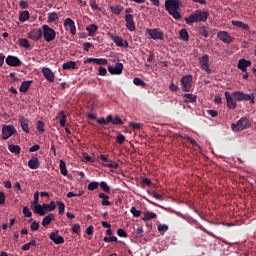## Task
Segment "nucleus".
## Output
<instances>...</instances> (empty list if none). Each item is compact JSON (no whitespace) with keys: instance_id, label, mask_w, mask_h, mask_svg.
<instances>
[{"instance_id":"obj_50","label":"nucleus","mask_w":256,"mask_h":256,"mask_svg":"<svg viewBox=\"0 0 256 256\" xmlns=\"http://www.w3.org/2000/svg\"><path fill=\"white\" fill-rule=\"evenodd\" d=\"M112 125H123V120L119 116L112 118Z\"/></svg>"},{"instance_id":"obj_40","label":"nucleus","mask_w":256,"mask_h":256,"mask_svg":"<svg viewBox=\"0 0 256 256\" xmlns=\"http://www.w3.org/2000/svg\"><path fill=\"white\" fill-rule=\"evenodd\" d=\"M100 187L104 193H111V188L107 185V182L102 181L100 182Z\"/></svg>"},{"instance_id":"obj_24","label":"nucleus","mask_w":256,"mask_h":256,"mask_svg":"<svg viewBox=\"0 0 256 256\" xmlns=\"http://www.w3.org/2000/svg\"><path fill=\"white\" fill-rule=\"evenodd\" d=\"M33 84V81H23L20 85L19 91L20 93H27L29 91V87Z\"/></svg>"},{"instance_id":"obj_6","label":"nucleus","mask_w":256,"mask_h":256,"mask_svg":"<svg viewBox=\"0 0 256 256\" xmlns=\"http://www.w3.org/2000/svg\"><path fill=\"white\" fill-rule=\"evenodd\" d=\"M17 133V129L12 125H4L2 127V139L3 141H7L10 137H13Z\"/></svg>"},{"instance_id":"obj_15","label":"nucleus","mask_w":256,"mask_h":256,"mask_svg":"<svg viewBox=\"0 0 256 256\" xmlns=\"http://www.w3.org/2000/svg\"><path fill=\"white\" fill-rule=\"evenodd\" d=\"M49 237L55 245H62V243H65V238L60 236L58 232H52Z\"/></svg>"},{"instance_id":"obj_25","label":"nucleus","mask_w":256,"mask_h":256,"mask_svg":"<svg viewBox=\"0 0 256 256\" xmlns=\"http://www.w3.org/2000/svg\"><path fill=\"white\" fill-rule=\"evenodd\" d=\"M51 221H55V215L52 213L45 216L42 220L43 227H47L48 225H51Z\"/></svg>"},{"instance_id":"obj_46","label":"nucleus","mask_w":256,"mask_h":256,"mask_svg":"<svg viewBox=\"0 0 256 256\" xmlns=\"http://www.w3.org/2000/svg\"><path fill=\"white\" fill-rule=\"evenodd\" d=\"M72 233H75V235H80L81 234V225L74 224L72 226Z\"/></svg>"},{"instance_id":"obj_37","label":"nucleus","mask_w":256,"mask_h":256,"mask_svg":"<svg viewBox=\"0 0 256 256\" xmlns=\"http://www.w3.org/2000/svg\"><path fill=\"white\" fill-rule=\"evenodd\" d=\"M29 17V11L25 10L20 14L19 21H21V23H25V21H29Z\"/></svg>"},{"instance_id":"obj_47","label":"nucleus","mask_w":256,"mask_h":256,"mask_svg":"<svg viewBox=\"0 0 256 256\" xmlns=\"http://www.w3.org/2000/svg\"><path fill=\"white\" fill-rule=\"evenodd\" d=\"M199 33L202 35V37H205V39L209 37V32H207V28L205 26L199 28Z\"/></svg>"},{"instance_id":"obj_23","label":"nucleus","mask_w":256,"mask_h":256,"mask_svg":"<svg viewBox=\"0 0 256 256\" xmlns=\"http://www.w3.org/2000/svg\"><path fill=\"white\" fill-rule=\"evenodd\" d=\"M33 211L36 215H40L41 217L47 215V211L43 208V204H36L33 208Z\"/></svg>"},{"instance_id":"obj_41","label":"nucleus","mask_w":256,"mask_h":256,"mask_svg":"<svg viewBox=\"0 0 256 256\" xmlns=\"http://www.w3.org/2000/svg\"><path fill=\"white\" fill-rule=\"evenodd\" d=\"M20 47H24V49H29L31 47V44H29V40L26 38H21L20 40Z\"/></svg>"},{"instance_id":"obj_12","label":"nucleus","mask_w":256,"mask_h":256,"mask_svg":"<svg viewBox=\"0 0 256 256\" xmlns=\"http://www.w3.org/2000/svg\"><path fill=\"white\" fill-rule=\"evenodd\" d=\"M43 37V30L41 28L39 29H33L28 33V39H32V41H39Z\"/></svg>"},{"instance_id":"obj_61","label":"nucleus","mask_w":256,"mask_h":256,"mask_svg":"<svg viewBox=\"0 0 256 256\" xmlns=\"http://www.w3.org/2000/svg\"><path fill=\"white\" fill-rule=\"evenodd\" d=\"M117 235H118L119 237H127V232H125V230H124L123 228H119V229L117 230Z\"/></svg>"},{"instance_id":"obj_16","label":"nucleus","mask_w":256,"mask_h":256,"mask_svg":"<svg viewBox=\"0 0 256 256\" xmlns=\"http://www.w3.org/2000/svg\"><path fill=\"white\" fill-rule=\"evenodd\" d=\"M64 27H69L72 35H75L77 33V27L75 26V21H73V19L71 18H66L64 20Z\"/></svg>"},{"instance_id":"obj_18","label":"nucleus","mask_w":256,"mask_h":256,"mask_svg":"<svg viewBox=\"0 0 256 256\" xmlns=\"http://www.w3.org/2000/svg\"><path fill=\"white\" fill-rule=\"evenodd\" d=\"M247 67H251V61L245 59L238 61V69H240L242 73H247Z\"/></svg>"},{"instance_id":"obj_9","label":"nucleus","mask_w":256,"mask_h":256,"mask_svg":"<svg viewBox=\"0 0 256 256\" xmlns=\"http://www.w3.org/2000/svg\"><path fill=\"white\" fill-rule=\"evenodd\" d=\"M123 63L117 62L115 66L108 65V72L110 75H121L123 73Z\"/></svg>"},{"instance_id":"obj_33","label":"nucleus","mask_w":256,"mask_h":256,"mask_svg":"<svg viewBox=\"0 0 256 256\" xmlns=\"http://www.w3.org/2000/svg\"><path fill=\"white\" fill-rule=\"evenodd\" d=\"M151 219H157V214L155 212H146L142 217V221H151Z\"/></svg>"},{"instance_id":"obj_29","label":"nucleus","mask_w":256,"mask_h":256,"mask_svg":"<svg viewBox=\"0 0 256 256\" xmlns=\"http://www.w3.org/2000/svg\"><path fill=\"white\" fill-rule=\"evenodd\" d=\"M62 69H64V71L69 69H77V63H75V61H68L62 65Z\"/></svg>"},{"instance_id":"obj_59","label":"nucleus","mask_w":256,"mask_h":256,"mask_svg":"<svg viewBox=\"0 0 256 256\" xmlns=\"http://www.w3.org/2000/svg\"><path fill=\"white\" fill-rule=\"evenodd\" d=\"M169 89L170 91H172L173 93L179 91V86L175 85V83L171 82L169 85Z\"/></svg>"},{"instance_id":"obj_36","label":"nucleus","mask_w":256,"mask_h":256,"mask_svg":"<svg viewBox=\"0 0 256 256\" xmlns=\"http://www.w3.org/2000/svg\"><path fill=\"white\" fill-rule=\"evenodd\" d=\"M59 122L61 127H65V124L67 123V115H65L64 111L59 112Z\"/></svg>"},{"instance_id":"obj_2","label":"nucleus","mask_w":256,"mask_h":256,"mask_svg":"<svg viewBox=\"0 0 256 256\" xmlns=\"http://www.w3.org/2000/svg\"><path fill=\"white\" fill-rule=\"evenodd\" d=\"M208 17V12L196 10L194 13L190 14L189 17H185L184 20L187 25H192V23H205Z\"/></svg>"},{"instance_id":"obj_13","label":"nucleus","mask_w":256,"mask_h":256,"mask_svg":"<svg viewBox=\"0 0 256 256\" xmlns=\"http://www.w3.org/2000/svg\"><path fill=\"white\" fill-rule=\"evenodd\" d=\"M124 19L126 21V29L131 32L135 31V20L133 19L132 14H126Z\"/></svg>"},{"instance_id":"obj_8","label":"nucleus","mask_w":256,"mask_h":256,"mask_svg":"<svg viewBox=\"0 0 256 256\" xmlns=\"http://www.w3.org/2000/svg\"><path fill=\"white\" fill-rule=\"evenodd\" d=\"M181 83H182V91H184V93L191 91V87L193 85V76L192 75L183 76L181 79Z\"/></svg>"},{"instance_id":"obj_1","label":"nucleus","mask_w":256,"mask_h":256,"mask_svg":"<svg viewBox=\"0 0 256 256\" xmlns=\"http://www.w3.org/2000/svg\"><path fill=\"white\" fill-rule=\"evenodd\" d=\"M164 7L169 15L179 21L181 19V13L179 9L181 7V2L179 0H165Z\"/></svg>"},{"instance_id":"obj_63","label":"nucleus","mask_w":256,"mask_h":256,"mask_svg":"<svg viewBox=\"0 0 256 256\" xmlns=\"http://www.w3.org/2000/svg\"><path fill=\"white\" fill-rule=\"evenodd\" d=\"M33 205H39V192L34 193Z\"/></svg>"},{"instance_id":"obj_21","label":"nucleus","mask_w":256,"mask_h":256,"mask_svg":"<svg viewBox=\"0 0 256 256\" xmlns=\"http://www.w3.org/2000/svg\"><path fill=\"white\" fill-rule=\"evenodd\" d=\"M225 97H226L227 106L229 107V109H235L237 107V102L235 101V99L231 97L229 92H225Z\"/></svg>"},{"instance_id":"obj_20","label":"nucleus","mask_w":256,"mask_h":256,"mask_svg":"<svg viewBox=\"0 0 256 256\" xmlns=\"http://www.w3.org/2000/svg\"><path fill=\"white\" fill-rule=\"evenodd\" d=\"M28 167L30 169H39L41 167V162H39V158L33 156L29 161H28Z\"/></svg>"},{"instance_id":"obj_58","label":"nucleus","mask_w":256,"mask_h":256,"mask_svg":"<svg viewBox=\"0 0 256 256\" xmlns=\"http://www.w3.org/2000/svg\"><path fill=\"white\" fill-rule=\"evenodd\" d=\"M19 7H20V9H28L29 8V2H27L25 0H21L19 2Z\"/></svg>"},{"instance_id":"obj_31","label":"nucleus","mask_w":256,"mask_h":256,"mask_svg":"<svg viewBox=\"0 0 256 256\" xmlns=\"http://www.w3.org/2000/svg\"><path fill=\"white\" fill-rule=\"evenodd\" d=\"M232 25H234L235 27H239L240 29H243L244 31H249V29H250L248 24H245V23H243L241 21L233 20L232 21Z\"/></svg>"},{"instance_id":"obj_60","label":"nucleus","mask_w":256,"mask_h":256,"mask_svg":"<svg viewBox=\"0 0 256 256\" xmlns=\"http://www.w3.org/2000/svg\"><path fill=\"white\" fill-rule=\"evenodd\" d=\"M91 47H93V44H91L90 42H86L83 44V51H86V53H89V49H91Z\"/></svg>"},{"instance_id":"obj_55","label":"nucleus","mask_w":256,"mask_h":256,"mask_svg":"<svg viewBox=\"0 0 256 256\" xmlns=\"http://www.w3.org/2000/svg\"><path fill=\"white\" fill-rule=\"evenodd\" d=\"M96 65H107L108 61L105 58H96Z\"/></svg>"},{"instance_id":"obj_27","label":"nucleus","mask_w":256,"mask_h":256,"mask_svg":"<svg viewBox=\"0 0 256 256\" xmlns=\"http://www.w3.org/2000/svg\"><path fill=\"white\" fill-rule=\"evenodd\" d=\"M99 199H102V205L104 207H109L111 205V202H109V196L105 193H99L98 194Z\"/></svg>"},{"instance_id":"obj_35","label":"nucleus","mask_w":256,"mask_h":256,"mask_svg":"<svg viewBox=\"0 0 256 256\" xmlns=\"http://www.w3.org/2000/svg\"><path fill=\"white\" fill-rule=\"evenodd\" d=\"M59 167H60L61 175H64V177H67L69 172L67 171V164L65 163V161L60 160Z\"/></svg>"},{"instance_id":"obj_51","label":"nucleus","mask_w":256,"mask_h":256,"mask_svg":"<svg viewBox=\"0 0 256 256\" xmlns=\"http://www.w3.org/2000/svg\"><path fill=\"white\" fill-rule=\"evenodd\" d=\"M37 129L40 133H45V123H43V121H38Z\"/></svg>"},{"instance_id":"obj_22","label":"nucleus","mask_w":256,"mask_h":256,"mask_svg":"<svg viewBox=\"0 0 256 256\" xmlns=\"http://www.w3.org/2000/svg\"><path fill=\"white\" fill-rule=\"evenodd\" d=\"M99 29V27H97V25L95 24H90L86 27V31L88 33V37H95V35H97V30Z\"/></svg>"},{"instance_id":"obj_57","label":"nucleus","mask_w":256,"mask_h":256,"mask_svg":"<svg viewBox=\"0 0 256 256\" xmlns=\"http://www.w3.org/2000/svg\"><path fill=\"white\" fill-rule=\"evenodd\" d=\"M23 215L24 217H31L33 213H31V210H29V207L25 206L23 208Z\"/></svg>"},{"instance_id":"obj_10","label":"nucleus","mask_w":256,"mask_h":256,"mask_svg":"<svg viewBox=\"0 0 256 256\" xmlns=\"http://www.w3.org/2000/svg\"><path fill=\"white\" fill-rule=\"evenodd\" d=\"M5 62L9 67H21V60L17 56L9 55Z\"/></svg>"},{"instance_id":"obj_43","label":"nucleus","mask_w":256,"mask_h":256,"mask_svg":"<svg viewBox=\"0 0 256 256\" xmlns=\"http://www.w3.org/2000/svg\"><path fill=\"white\" fill-rule=\"evenodd\" d=\"M133 83L137 87H145V81L141 80V78H138V77L134 78Z\"/></svg>"},{"instance_id":"obj_4","label":"nucleus","mask_w":256,"mask_h":256,"mask_svg":"<svg viewBox=\"0 0 256 256\" xmlns=\"http://www.w3.org/2000/svg\"><path fill=\"white\" fill-rule=\"evenodd\" d=\"M249 127H251V122L247 117H242L236 122V124L231 125L232 131H243L245 129H249Z\"/></svg>"},{"instance_id":"obj_11","label":"nucleus","mask_w":256,"mask_h":256,"mask_svg":"<svg viewBox=\"0 0 256 256\" xmlns=\"http://www.w3.org/2000/svg\"><path fill=\"white\" fill-rule=\"evenodd\" d=\"M199 63L203 71H206V73L211 74V69L209 68V55L206 54L200 57Z\"/></svg>"},{"instance_id":"obj_5","label":"nucleus","mask_w":256,"mask_h":256,"mask_svg":"<svg viewBox=\"0 0 256 256\" xmlns=\"http://www.w3.org/2000/svg\"><path fill=\"white\" fill-rule=\"evenodd\" d=\"M234 97L238 101H250V105H255V93L234 92Z\"/></svg>"},{"instance_id":"obj_34","label":"nucleus","mask_w":256,"mask_h":256,"mask_svg":"<svg viewBox=\"0 0 256 256\" xmlns=\"http://www.w3.org/2000/svg\"><path fill=\"white\" fill-rule=\"evenodd\" d=\"M8 149L10 153H14L15 155H19L21 153V147L19 145L10 144Z\"/></svg>"},{"instance_id":"obj_44","label":"nucleus","mask_w":256,"mask_h":256,"mask_svg":"<svg viewBox=\"0 0 256 256\" xmlns=\"http://www.w3.org/2000/svg\"><path fill=\"white\" fill-rule=\"evenodd\" d=\"M157 229L159 233H167V231H169V226H167V224H159Z\"/></svg>"},{"instance_id":"obj_48","label":"nucleus","mask_w":256,"mask_h":256,"mask_svg":"<svg viewBox=\"0 0 256 256\" xmlns=\"http://www.w3.org/2000/svg\"><path fill=\"white\" fill-rule=\"evenodd\" d=\"M116 143H118L119 145H123V143H125V136L121 133H119L116 136Z\"/></svg>"},{"instance_id":"obj_45","label":"nucleus","mask_w":256,"mask_h":256,"mask_svg":"<svg viewBox=\"0 0 256 256\" xmlns=\"http://www.w3.org/2000/svg\"><path fill=\"white\" fill-rule=\"evenodd\" d=\"M95 189H99V182H90L88 184V191H95Z\"/></svg>"},{"instance_id":"obj_26","label":"nucleus","mask_w":256,"mask_h":256,"mask_svg":"<svg viewBox=\"0 0 256 256\" xmlns=\"http://www.w3.org/2000/svg\"><path fill=\"white\" fill-rule=\"evenodd\" d=\"M42 207H43L44 211H46V213H47V211L51 212V211H55V209H57V206L55 205V201H51L49 204L44 203V204H42Z\"/></svg>"},{"instance_id":"obj_53","label":"nucleus","mask_w":256,"mask_h":256,"mask_svg":"<svg viewBox=\"0 0 256 256\" xmlns=\"http://www.w3.org/2000/svg\"><path fill=\"white\" fill-rule=\"evenodd\" d=\"M103 241H105V243H117V237L116 236H110V237H104Z\"/></svg>"},{"instance_id":"obj_42","label":"nucleus","mask_w":256,"mask_h":256,"mask_svg":"<svg viewBox=\"0 0 256 256\" xmlns=\"http://www.w3.org/2000/svg\"><path fill=\"white\" fill-rule=\"evenodd\" d=\"M105 167L109 169H119V163L109 160V162L105 164Z\"/></svg>"},{"instance_id":"obj_64","label":"nucleus","mask_w":256,"mask_h":256,"mask_svg":"<svg viewBox=\"0 0 256 256\" xmlns=\"http://www.w3.org/2000/svg\"><path fill=\"white\" fill-rule=\"evenodd\" d=\"M225 43H233V37H231L227 32H225Z\"/></svg>"},{"instance_id":"obj_39","label":"nucleus","mask_w":256,"mask_h":256,"mask_svg":"<svg viewBox=\"0 0 256 256\" xmlns=\"http://www.w3.org/2000/svg\"><path fill=\"white\" fill-rule=\"evenodd\" d=\"M56 205L58 206L59 215H63V213H65V203H63V201H57Z\"/></svg>"},{"instance_id":"obj_52","label":"nucleus","mask_w":256,"mask_h":256,"mask_svg":"<svg viewBox=\"0 0 256 256\" xmlns=\"http://www.w3.org/2000/svg\"><path fill=\"white\" fill-rule=\"evenodd\" d=\"M90 7L93 9V11H101V8L97 5L96 0H91Z\"/></svg>"},{"instance_id":"obj_56","label":"nucleus","mask_w":256,"mask_h":256,"mask_svg":"<svg viewBox=\"0 0 256 256\" xmlns=\"http://www.w3.org/2000/svg\"><path fill=\"white\" fill-rule=\"evenodd\" d=\"M31 231H38L39 230V222L33 221L30 225Z\"/></svg>"},{"instance_id":"obj_17","label":"nucleus","mask_w":256,"mask_h":256,"mask_svg":"<svg viewBox=\"0 0 256 256\" xmlns=\"http://www.w3.org/2000/svg\"><path fill=\"white\" fill-rule=\"evenodd\" d=\"M19 123L24 133H31V129L29 128V123H30L29 119L23 116H20Z\"/></svg>"},{"instance_id":"obj_62","label":"nucleus","mask_w":256,"mask_h":256,"mask_svg":"<svg viewBox=\"0 0 256 256\" xmlns=\"http://www.w3.org/2000/svg\"><path fill=\"white\" fill-rule=\"evenodd\" d=\"M151 195L152 197H154V199H158V201H163V196L161 194H157V192L153 191Z\"/></svg>"},{"instance_id":"obj_7","label":"nucleus","mask_w":256,"mask_h":256,"mask_svg":"<svg viewBox=\"0 0 256 256\" xmlns=\"http://www.w3.org/2000/svg\"><path fill=\"white\" fill-rule=\"evenodd\" d=\"M146 31L149 34L150 39H153L154 41H157V39L163 41L165 38V34L159 28L147 29Z\"/></svg>"},{"instance_id":"obj_19","label":"nucleus","mask_w":256,"mask_h":256,"mask_svg":"<svg viewBox=\"0 0 256 256\" xmlns=\"http://www.w3.org/2000/svg\"><path fill=\"white\" fill-rule=\"evenodd\" d=\"M107 37H108V39H111L112 41H114V43H115V45H117V47H122L123 46V38H121L117 35H114L111 32L107 33Z\"/></svg>"},{"instance_id":"obj_38","label":"nucleus","mask_w":256,"mask_h":256,"mask_svg":"<svg viewBox=\"0 0 256 256\" xmlns=\"http://www.w3.org/2000/svg\"><path fill=\"white\" fill-rule=\"evenodd\" d=\"M59 19V15L57 12H50L48 13V22L54 23V21H57Z\"/></svg>"},{"instance_id":"obj_3","label":"nucleus","mask_w":256,"mask_h":256,"mask_svg":"<svg viewBox=\"0 0 256 256\" xmlns=\"http://www.w3.org/2000/svg\"><path fill=\"white\" fill-rule=\"evenodd\" d=\"M42 35L46 43H51V41H55L57 32H55L49 25L45 24L42 26Z\"/></svg>"},{"instance_id":"obj_49","label":"nucleus","mask_w":256,"mask_h":256,"mask_svg":"<svg viewBox=\"0 0 256 256\" xmlns=\"http://www.w3.org/2000/svg\"><path fill=\"white\" fill-rule=\"evenodd\" d=\"M130 213H132L133 217H141V210H137V208H135V206H133L130 209Z\"/></svg>"},{"instance_id":"obj_14","label":"nucleus","mask_w":256,"mask_h":256,"mask_svg":"<svg viewBox=\"0 0 256 256\" xmlns=\"http://www.w3.org/2000/svg\"><path fill=\"white\" fill-rule=\"evenodd\" d=\"M42 74L44 75L45 79L49 81V83H53V81H55V74L51 69L47 67L42 68Z\"/></svg>"},{"instance_id":"obj_30","label":"nucleus","mask_w":256,"mask_h":256,"mask_svg":"<svg viewBox=\"0 0 256 256\" xmlns=\"http://www.w3.org/2000/svg\"><path fill=\"white\" fill-rule=\"evenodd\" d=\"M109 9H110L111 13H113V15H121V13L123 11V6H121V5L110 6Z\"/></svg>"},{"instance_id":"obj_54","label":"nucleus","mask_w":256,"mask_h":256,"mask_svg":"<svg viewBox=\"0 0 256 256\" xmlns=\"http://www.w3.org/2000/svg\"><path fill=\"white\" fill-rule=\"evenodd\" d=\"M98 75H100L101 77H105V75H107V69L103 66H99Z\"/></svg>"},{"instance_id":"obj_28","label":"nucleus","mask_w":256,"mask_h":256,"mask_svg":"<svg viewBox=\"0 0 256 256\" xmlns=\"http://www.w3.org/2000/svg\"><path fill=\"white\" fill-rule=\"evenodd\" d=\"M183 100L184 103H195V101H197V96L193 94H184Z\"/></svg>"},{"instance_id":"obj_32","label":"nucleus","mask_w":256,"mask_h":256,"mask_svg":"<svg viewBox=\"0 0 256 256\" xmlns=\"http://www.w3.org/2000/svg\"><path fill=\"white\" fill-rule=\"evenodd\" d=\"M179 39L181 41H189V32H187V29L183 28L180 30Z\"/></svg>"}]
</instances>
